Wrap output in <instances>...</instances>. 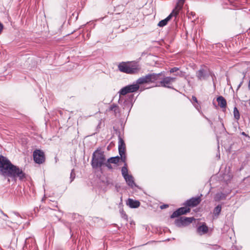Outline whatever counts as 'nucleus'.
I'll use <instances>...</instances> for the list:
<instances>
[{
  "instance_id": "41",
  "label": "nucleus",
  "mask_w": 250,
  "mask_h": 250,
  "mask_svg": "<svg viewBox=\"0 0 250 250\" xmlns=\"http://www.w3.org/2000/svg\"><path fill=\"white\" fill-rule=\"evenodd\" d=\"M190 15L193 17L195 15V14L194 13L191 12L190 13Z\"/></svg>"
},
{
  "instance_id": "17",
  "label": "nucleus",
  "mask_w": 250,
  "mask_h": 250,
  "mask_svg": "<svg viewBox=\"0 0 250 250\" xmlns=\"http://www.w3.org/2000/svg\"><path fill=\"white\" fill-rule=\"evenodd\" d=\"M218 105L221 108H226L227 106V101L226 99L222 96H219L216 99Z\"/></svg>"
},
{
  "instance_id": "6",
  "label": "nucleus",
  "mask_w": 250,
  "mask_h": 250,
  "mask_svg": "<svg viewBox=\"0 0 250 250\" xmlns=\"http://www.w3.org/2000/svg\"><path fill=\"white\" fill-rule=\"evenodd\" d=\"M122 175L125 180L126 184L131 188L133 189L135 187H138L134 182V178L132 175L128 173L127 164L125 163L122 167Z\"/></svg>"
},
{
  "instance_id": "33",
  "label": "nucleus",
  "mask_w": 250,
  "mask_h": 250,
  "mask_svg": "<svg viewBox=\"0 0 250 250\" xmlns=\"http://www.w3.org/2000/svg\"><path fill=\"white\" fill-rule=\"evenodd\" d=\"M168 207V205L167 204H163L160 206V208L161 209H163L167 208Z\"/></svg>"
},
{
  "instance_id": "7",
  "label": "nucleus",
  "mask_w": 250,
  "mask_h": 250,
  "mask_svg": "<svg viewBox=\"0 0 250 250\" xmlns=\"http://www.w3.org/2000/svg\"><path fill=\"white\" fill-rule=\"evenodd\" d=\"M210 69L206 65H202L196 72V76L198 81H207L209 77Z\"/></svg>"
},
{
  "instance_id": "43",
  "label": "nucleus",
  "mask_w": 250,
  "mask_h": 250,
  "mask_svg": "<svg viewBox=\"0 0 250 250\" xmlns=\"http://www.w3.org/2000/svg\"><path fill=\"white\" fill-rule=\"evenodd\" d=\"M15 214L17 216H20V214L18 212H15Z\"/></svg>"
},
{
  "instance_id": "29",
  "label": "nucleus",
  "mask_w": 250,
  "mask_h": 250,
  "mask_svg": "<svg viewBox=\"0 0 250 250\" xmlns=\"http://www.w3.org/2000/svg\"><path fill=\"white\" fill-rule=\"evenodd\" d=\"M209 77H211L212 81L213 82V83L214 84V80L216 79V76L214 72L211 70L209 72Z\"/></svg>"
},
{
  "instance_id": "39",
  "label": "nucleus",
  "mask_w": 250,
  "mask_h": 250,
  "mask_svg": "<svg viewBox=\"0 0 250 250\" xmlns=\"http://www.w3.org/2000/svg\"><path fill=\"white\" fill-rule=\"evenodd\" d=\"M65 225L66 226V227L70 230V231L71 232V226L69 224H65Z\"/></svg>"
},
{
  "instance_id": "10",
  "label": "nucleus",
  "mask_w": 250,
  "mask_h": 250,
  "mask_svg": "<svg viewBox=\"0 0 250 250\" xmlns=\"http://www.w3.org/2000/svg\"><path fill=\"white\" fill-rule=\"evenodd\" d=\"M33 158L35 162L39 164L43 163L45 161L44 152L40 149H36L33 152Z\"/></svg>"
},
{
  "instance_id": "28",
  "label": "nucleus",
  "mask_w": 250,
  "mask_h": 250,
  "mask_svg": "<svg viewBox=\"0 0 250 250\" xmlns=\"http://www.w3.org/2000/svg\"><path fill=\"white\" fill-rule=\"evenodd\" d=\"M111 163L108 162V160L104 162V166L106 167L108 169L112 170L113 169V167L112 165H111Z\"/></svg>"
},
{
  "instance_id": "31",
  "label": "nucleus",
  "mask_w": 250,
  "mask_h": 250,
  "mask_svg": "<svg viewBox=\"0 0 250 250\" xmlns=\"http://www.w3.org/2000/svg\"><path fill=\"white\" fill-rule=\"evenodd\" d=\"M179 70V68L178 67H174L172 68H171L170 70H169V72L170 73H174V72H177V71Z\"/></svg>"
},
{
  "instance_id": "13",
  "label": "nucleus",
  "mask_w": 250,
  "mask_h": 250,
  "mask_svg": "<svg viewBox=\"0 0 250 250\" xmlns=\"http://www.w3.org/2000/svg\"><path fill=\"white\" fill-rule=\"evenodd\" d=\"M178 12H175V10H172V12L165 19L160 21L158 24V26L161 27L166 26L169 21L172 18L173 16H177Z\"/></svg>"
},
{
  "instance_id": "3",
  "label": "nucleus",
  "mask_w": 250,
  "mask_h": 250,
  "mask_svg": "<svg viewBox=\"0 0 250 250\" xmlns=\"http://www.w3.org/2000/svg\"><path fill=\"white\" fill-rule=\"evenodd\" d=\"M140 84L141 78H139L132 84L127 85L120 90L118 92L120 95V98L118 100V103L120 104H122V103H123L124 109L127 108V109H128L130 108V104L128 101L124 100L121 96H125L128 93L136 92L139 89Z\"/></svg>"
},
{
  "instance_id": "22",
  "label": "nucleus",
  "mask_w": 250,
  "mask_h": 250,
  "mask_svg": "<svg viewBox=\"0 0 250 250\" xmlns=\"http://www.w3.org/2000/svg\"><path fill=\"white\" fill-rule=\"evenodd\" d=\"M221 210H222V206L221 205H218L216 207H215L213 210V216L216 217H217L221 211Z\"/></svg>"
},
{
  "instance_id": "12",
  "label": "nucleus",
  "mask_w": 250,
  "mask_h": 250,
  "mask_svg": "<svg viewBox=\"0 0 250 250\" xmlns=\"http://www.w3.org/2000/svg\"><path fill=\"white\" fill-rule=\"evenodd\" d=\"M201 201V199L200 197H192L189 199L187 200L184 205L188 207H194L197 206Z\"/></svg>"
},
{
  "instance_id": "5",
  "label": "nucleus",
  "mask_w": 250,
  "mask_h": 250,
  "mask_svg": "<svg viewBox=\"0 0 250 250\" xmlns=\"http://www.w3.org/2000/svg\"><path fill=\"white\" fill-rule=\"evenodd\" d=\"M105 160L104 152L98 148L92 154L91 166L93 169L101 168L104 166Z\"/></svg>"
},
{
  "instance_id": "30",
  "label": "nucleus",
  "mask_w": 250,
  "mask_h": 250,
  "mask_svg": "<svg viewBox=\"0 0 250 250\" xmlns=\"http://www.w3.org/2000/svg\"><path fill=\"white\" fill-rule=\"evenodd\" d=\"M75 177V173L74 172V169H72L71 170V172L70 173V182H72L74 180Z\"/></svg>"
},
{
  "instance_id": "44",
  "label": "nucleus",
  "mask_w": 250,
  "mask_h": 250,
  "mask_svg": "<svg viewBox=\"0 0 250 250\" xmlns=\"http://www.w3.org/2000/svg\"><path fill=\"white\" fill-rule=\"evenodd\" d=\"M207 120H208V121L209 122V123H210V125H211V124H212V122H211L209 119H208V118H207Z\"/></svg>"
},
{
  "instance_id": "40",
  "label": "nucleus",
  "mask_w": 250,
  "mask_h": 250,
  "mask_svg": "<svg viewBox=\"0 0 250 250\" xmlns=\"http://www.w3.org/2000/svg\"><path fill=\"white\" fill-rule=\"evenodd\" d=\"M243 77L242 79H243V80H244L245 77V76H246V72H243Z\"/></svg>"
},
{
  "instance_id": "35",
  "label": "nucleus",
  "mask_w": 250,
  "mask_h": 250,
  "mask_svg": "<svg viewBox=\"0 0 250 250\" xmlns=\"http://www.w3.org/2000/svg\"><path fill=\"white\" fill-rule=\"evenodd\" d=\"M220 248V247L219 245H215L214 246H212L211 247V249L214 250H218Z\"/></svg>"
},
{
  "instance_id": "45",
  "label": "nucleus",
  "mask_w": 250,
  "mask_h": 250,
  "mask_svg": "<svg viewBox=\"0 0 250 250\" xmlns=\"http://www.w3.org/2000/svg\"><path fill=\"white\" fill-rule=\"evenodd\" d=\"M2 213H3V214L5 216H6V217H8L7 215L6 214L4 213L3 212H2Z\"/></svg>"
},
{
  "instance_id": "20",
  "label": "nucleus",
  "mask_w": 250,
  "mask_h": 250,
  "mask_svg": "<svg viewBox=\"0 0 250 250\" xmlns=\"http://www.w3.org/2000/svg\"><path fill=\"white\" fill-rule=\"evenodd\" d=\"M185 1V0H178L177 2L176 6L173 10H175V12H177L178 15L179 14L180 10L182 9Z\"/></svg>"
},
{
  "instance_id": "16",
  "label": "nucleus",
  "mask_w": 250,
  "mask_h": 250,
  "mask_svg": "<svg viewBox=\"0 0 250 250\" xmlns=\"http://www.w3.org/2000/svg\"><path fill=\"white\" fill-rule=\"evenodd\" d=\"M197 231L200 235L206 234L208 231V228L205 224H203L197 228Z\"/></svg>"
},
{
  "instance_id": "1",
  "label": "nucleus",
  "mask_w": 250,
  "mask_h": 250,
  "mask_svg": "<svg viewBox=\"0 0 250 250\" xmlns=\"http://www.w3.org/2000/svg\"><path fill=\"white\" fill-rule=\"evenodd\" d=\"M0 175L5 177L19 178L21 181L25 179V174L21 169L13 165L6 157L0 155Z\"/></svg>"
},
{
  "instance_id": "8",
  "label": "nucleus",
  "mask_w": 250,
  "mask_h": 250,
  "mask_svg": "<svg viewBox=\"0 0 250 250\" xmlns=\"http://www.w3.org/2000/svg\"><path fill=\"white\" fill-rule=\"evenodd\" d=\"M194 219L193 217H180L175 219L174 224L178 228L184 227L191 223Z\"/></svg>"
},
{
  "instance_id": "19",
  "label": "nucleus",
  "mask_w": 250,
  "mask_h": 250,
  "mask_svg": "<svg viewBox=\"0 0 250 250\" xmlns=\"http://www.w3.org/2000/svg\"><path fill=\"white\" fill-rule=\"evenodd\" d=\"M118 140H119L118 148L125 149V143L124 142L123 138L121 136L120 131L118 132Z\"/></svg>"
},
{
  "instance_id": "37",
  "label": "nucleus",
  "mask_w": 250,
  "mask_h": 250,
  "mask_svg": "<svg viewBox=\"0 0 250 250\" xmlns=\"http://www.w3.org/2000/svg\"><path fill=\"white\" fill-rule=\"evenodd\" d=\"M241 134L246 137H248L249 139H250V136L248 134H246L245 132H241Z\"/></svg>"
},
{
  "instance_id": "34",
  "label": "nucleus",
  "mask_w": 250,
  "mask_h": 250,
  "mask_svg": "<svg viewBox=\"0 0 250 250\" xmlns=\"http://www.w3.org/2000/svg\"><path fill=\"white\" fill-rule=\"evenodd\" d=\"M243 82H244V80H243V79H242V81L240 82V83L237 86V89H236L237 90H238L240 88V87L242 86Z\"/></svg>"
},
{
  "instance_id": "46",
  "label": "nucleus",
  "mask_w": 250,
  "mask_h": 250,
  "mask_svg": "<svg viewBox=\"0 0 250 250\" xmlns=\"http://www.w3.org/2000/svg\"><path fill=\"white\" fill-rule=\"evenodd\" d=\"M143 228H145L146 229L145 226H143Z\"/></svg>"
},
{
  "instance_id": "11",
  "label": "nucleus",
  "mask_w": 250,
  "mask_h": 250,
  "mask_svg": "<svg viewBox=\"0 0 250 250\" xmlns=\"http://www.w3.org/2000/svg\"><path fill=\"white\" fill-rule=\"evenodd\" d=\"M190 211V209L187 206L179 208L172 213L170 216V218H174L178 217L181 215L186 214L187 213L189 212Z\"/></svg>"
},
{
  "instance_id": "9",
  "label": "nucleus",
  "mask_w": 250,
  "mask_h": 250,
  "mask_svg": "<svg viewBox=\"0 0 250 250\" xmlns=\"http://www.w3.org/2000/svg\"><path fill=\"white\" fill-rule=\"evenodd\" d=\"M176 80V77H172L165 75L163 79L160 82V86L164 87H166L172 89H174V87L171 86L172 83L175 82Z\"/></svg>"
},
{
  "instance_id": "14",
  "label": "nucleus",
  "mask_w": 250,
  "mask_h": 250,
  "mask_svg": "<svg viewBox=\"0 0 250 250\" xmlns=\"http://www.w3.org/2000/svg\"><path fill=\"white\" fill-rule=\"evenodd\" d=\"M126 205L131 208H138L140 205V202L138 200L128 198L126 201Z\"/></svg>"
},
{
  "instance_id": "25",
  "label": "nucleus",
  "mask_w": 250,
  "mask_h": 250,
  "mask_svg": "<svg viewBox=\"0 0 250 250\" xmlns=\"http://www.w3.org/2000/svg\"><path fill=\"white\" fill-rule=\"evenodd\" d=\"M233 116L234 118L237 120H239L240 119V113L236 107H234L233 108Z\"/></svg>"
},
{
  "instance_id": "42",
  "label": "nucleus",
  "mask_w": 250,
  "mask_h": 250,
  "mask_svg": "<svg viewBox=\"0 0 250 250\" xmlns=\"http://www.w3.org/2000/svg\"><path fill=\"white\" fill-rule=\"evenodd\" d=\"M58 112L60 113L61 115L62 114V110H59Z\"/></svg>"
},
{
  "instance_id": "48",
  "label": "nucleus",
  "mask_w": 250,
  "mask_h": 250,
  "mask_svg": "<svg viewBox=\"0 0 250 250\" xmlns=\"http://www.w3.org/2000/svg\"><path fill=\"white\" fill-rule=\"evenodd\" d=\"M137 188H138V189H140V188H139V187H138H138H137Z\"/></svg>"
},
{
  "instance_id": "36",
  "label": "nucleus",
  "mask_w": 250,
  "mask_h": 250,
  "mask_svg": "<svg viewBox=\"0 0 250 250\" xmlns=\"http://www.w3.org/2000/svg\"><path fill=\"white\" fill-rule=\"evenodd\" d=\"M192 99L193 102H194L196 103H198L197 99V98L195 96H192Z\"/></svg>"
},
{
  "instance_id": "24",
  "label": "nucleus",
  "mask_w": 250,
  "mask_h": 250,
  "mask_svg": "<svg viewBox=\"0 0 250 250\" xmlns=\"http://www.w3.org/2000/svg\"><path fill=\"white\" fill-rule=\"evenodd\" d=\"M109 110L113 111L115 115H116L117 113L119 112V107L116 104L111 105L109 107Z\"/></svg>"
},
{
  "instance_id": "18",
  "label": "nucleus",
  "mask_w": 250,
  "mask_h": 250,
  "mask_svg": "<svg viewBox=\"0 0 250 250\" xmlns=\"http://www.w3.org/2000/svg\"><path fill=\"white\" fill-rule=\"evenodd\" d=\"M119 154L120 155V158L122 162L124 163V164L126 163V155H125V149L124 148H118Z\"/></svg>"
},
{
  "instance_id": "27",
  "label": "nucleus",
  "mask_w": 250,
  "mask_h": 250,
  "mask_svg": "<svg viewBox=\"0 0 250 250\" xmlns=\"http://www.w3.org/2000/svg\"><path fill=\"white\" fill-rule=\"evenodd\" d=\"M120 212L122 218H123L125 220L127 221L128 217H127V214L125 213V211L122 209L120 210Z\"/></svg>"
},
{
  "instance_id": "38",
  "label": "nucleus",
  "mask_w": 250,
  "mask_h": 250,
  "mask_svg": "<svg viewBox=\"0 0 250 250\" xmlns=\"http://www.w3.org/2000/svg\"><path fill=\"white\" fill-rule=\"evenodd\" d=\"M3 28V24L0 22V34L2 31V29Z\"/></svg>"
},
{
  "instance_id": "2",
  "label": "nucleus",
  "mask_w": 250,
  "mask_h": 250,
  "mask_svg": "<svg viewBox=\"0 0 250 250\" xmlns=\"http://www.w3.org/2000/svg\"><path fill=\"white\" fill-rule=\"evenodd\" d=\"M165 75V71L158 73H149L142 77V91L154 86H160V82Z\"/></svg>"
},
{
  "instance_id": "4",
  "label": "nucleus",
  "mask_w": 250,
  "mask_h": 250,
  "mask_svg": "<svg viewBox=\"0 0 250 250\" xmlns=\"http://www.w3.org/2000/svg\"><path fill=\"white\" fill-rule=\"evenodd\" d=\"M118 70L123 73L127 74H135L139 72L140 66L138 62H122L118 65Z\"/></svg>"
},
{
  "instance_id": "32",
  "label": "nucleus",
  "mask_w": 250,
  "mask_h": 250,
  "mask_svg": "<svg viewBox=\"0 0 250 250\" xmlns=\"http://www.w3.org/2000/svg\"><path fill=\"white\" fill-rule=\"evenodd\" d=\"M174 75L176 76H180L181 77H184L185 75V72L182 71H180L179 72H177Z\"/></svg>"
},
{
  "instance_id": "15",
  "label": "nucleus",
  "mask_w": 250,
  "mask_h": 250,
  "mask_svg": "<svg viewBox=\"0 0 250 250\" xmlns=\"http://www.w3.org/2000/svg\"><path fill=\"white\" fill-rule=\"evenodd\" d=\"M51 214L52 215L51 216V220L55 223L61 220L62 212L61 210H59L57 213L52 212Z\"/></svg>"
},
{
  "instance_id": "47",
  "label": "nucleus",
  "mask_w": 250,
  "mask_h": 250,
  "mask_svg": "<svg viewBox=\"0 0 250 250\" xmlns=\"http://www.w3.org/2000/svg\"><path fill=\"white\" fill-rule=\"evenodd\" d=\"M133 250V248H131V249H130L129 250Z\"/></svg>"
},
{
  "instance_id": "21",
  "label": "nucleus",
  "mask_w": 250,
  "mask_h": 250,
  "mask_svg": "<svg viewBox=\"0 0 250 250\" xmlns=\"http://www.w3.org/2000/svg\"><path fill=\"white\" fill-rule=\"evenodd\" d=\"M226 195L225 193L220 192L217 193L214 196V200L215 201H219L221 200L225 199Z\"/></svg>"
},
{
  "instance_id": "23",
  "label": "nucleus",
  "mask_w": 250,
  "mask_h": 250,
  "mask_svg": "<svg viewBox=\"0 0 250 250\" xmlns=\"http://www.w3.org/2000/svg\"><path fill=\"white\" fill-rule=\"evenodd\" d=\"M121 158H120L119 156L111 157L107 159L108 162L114 164H117L118 162H119Z\"/></svg>"
},
{
  "instance_id": "26",
  "label": "nucleus",
  "mask_w": 250,
  "mask_h": 250,
  "mask_svg": "<svg viewBox=\"0 0 250 250\" xmlns=\"http://www.w3.org/2000/svg\"><path fill=\"white\" fill-rule=\"evenodd\" d=\"M72 217L74 219H76V222L79 223V222L82 221V217L81 216H80L78 214L74 213L72 215Z\"/></svg>"
}]
</instances>
